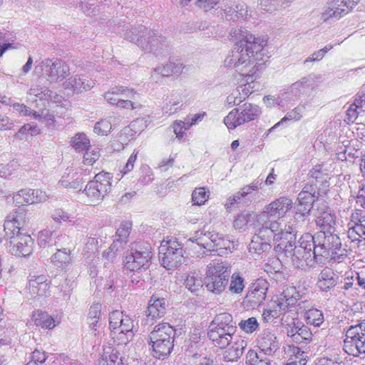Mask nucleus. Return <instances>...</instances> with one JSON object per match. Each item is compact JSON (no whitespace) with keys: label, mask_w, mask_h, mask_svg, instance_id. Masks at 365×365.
<instances>
[{"label":"nucleus","mask_w":365,"mask_h":365,"mask_svg":"<svg viewBox=\"0 0 365 365\" xmlns=\"http://www.w3.org/2000/svg\"><path fill=\"white\" fill-rule=\"evenodd\" d=\"M279 221L267 220L264 222L259 230L257 235H255L249 245L250 251L259 254L268 251L271 247V240L277 236V231H279Z\"/></svg>","instance_id":"ddd939ff"},{"label":"nucleus","mask_w":365,"mask_h":365,"mask_svg":"<svg viewBox=\"0 0 365 365\" xmlns=\"http://www.w3.org/2000/svg\"><path fill=\"white\" fill-rule=\"evenodd\" d=\"M71 251V248H63V250L58 248L51 257V262L55 266L63 269L68 268L72 262Z\"/></svg>","instance_id":"c9c22d12"},{"label":"nucleus","mask_w":365,"mask_h":365,"mask_svg":"<svg viewBox=\"0 0 365 365\" xmlns=\"http://www.w3.org/2000/svg\"><path fill=\"white\" fill-rule=\"evenodd\" d=\"M29 93L38 98L41 100L46 99L51 96V91L46 88L32 87L29 89Z\"/></svg>","instance_id":"774afa93"},{"label":"nucleus","mask_w":365,"mask_h":365,"mask_svg":"<svg viewBox=\"0 0 365 365\" xmlns=\"http://www.w3.org/2000/svg\"><path fill=\"white\" fill-rule=\"evenodd\" d=\"M209 197V191L205 187L195 188L192 193V200L194 205H202Z\"/></svg>","instance_id":"864d4df0"},{"label":"nucleus","mask_w":365,"mask_h":365,"mask_svg":"<svg viewBox=\"0 0 365 365\" xmlns=\"http://www.w3.org/2000/svg\"><path fill=\"white\" fill-rule=\"evenodd\" d=\"M151 250L148 244H133L126 253L125 267L131 272L147 269L150 267L152 258Z\"/></svg>","instance_id":"1a4fd4ad"},{"label":"nucleus","mask_w":365,"mask_h":365,"mask_svg":"<svg viewBox=\"0 0 365 365\" xmlns=\"http://www.w3.org/2000/svg\"><path fill=\"white\" fill-rule=\"evenodd\" d=\"M322 174L318 168V166H316L315 168L310 172L312 180L303 187L302 192H304L306 194H309L312 197L319 198L320 192L317 183L319 182V179L322 178Z\"/></svg>","instance_id":"e433bc0d"},{"label":"nucleus","mask_w":365,"mask_h":365,"mask_svg":"<svg viewBox=\"0 0 365 365\" xmlns=\"http://www.w3.org/2000/svg\"><path fill=\"white\" fill-rule=\"evenodd\" d=\"M339 277L331 269L326 267L319 274L317 285L318 288L327 292L339 283Z\"/></svg>","instance_id":"7c9ffc66"},{"label":"nucleus","mask_w":365,"mask_h":365,"mask_svg":"<svg viewBox=\"0 0 365 365\" xmlns=\"http://www.w3.org/2000/svg\"><path fill=\"white\" fill-rule=\"evenodd\" d=\"M188 242L192 243L193 249L199 247L207 251L231 250L235 247L234 242L227 237H225L222 234L213 232H203L202 231H197L194 237L189 239Z\"/></svg>","instance_id":"423d86ee"},{"label":"nucleus","mask_w":365,"mask_h":365,"mask_svg":"<svg viewBox=\"0 0 365 365\" xmlns=\"http://www.w3.org/2000/svg\"><path fill=\"white\" fill-rule=\"evenodd\" d=\"M268 287L267 280L257 279L249 287L244 302L252 308L258 307L265 300Z\"/></svg>","instance_id":"412c9836"},{"label":"nucleus","mask_w":365,"mask_h":365,"mask_svg":"<svg viewBox=\"0 0 365 365\" xmlns=\"http://www.w3.org/2000/svg\"><path fill=\"white\" fill-rule=\"evenodd\" d=\"M222 11L224 12V16L227 21H237V4L230 3L225 4L222 7Z\"/></svg>","instance_id":"13d9d810"},{"label":"nucleus","mask_w":365,"mask_h":365,"mask_svg":"<svg viewBox=\"0 0 365 365\" xmlns=\"http://www.w3.org/2000/svg\"><path fill=\"white\" fill-rule=\"evenodd\" d=\"M235 333H227V331L220 330H208L207 336L212 341V344L218 348L225 349L232 341Z\"/></svg>","instance_id":"2f4dec72"},{"label":"nucleus","mask_w":365,"mask_h":365,"mask_svg":"<svg viewBox=\"0 0 365 365\" xmlns=\"http://www.w3.org/2000/svg\"><path fill=\"white\" fill-rule=\"evenodd\" d=\"M312 237L319 256L327 255L329 251H341V239L336 235L331 234V231L327 233L325 231L318 232Z\"/></svg>","instance_id":"a211bd4d"},{"label":"nucleus","mask_w":365,"mask_h":365,"mask_svg":"<svg viewBox=\"0 0 365 365\" xmlns=\"http://www.w3.org/2000/svg\"><path fill=\"white\" fill-rule=\"evenodd\" d=\"M303 108L300 107H297L288 112L286 115L281 119L279 122L276 123L274 126H272L269 132H272L275 128H277L281 123H283L286 120H299L302 118Z\"/></svg>","instance_id":"8fccbe9b"},{"label":"nucleus","mask_w":365,"mask_h":365,"mask_svg":"<svg viewBox=\"0 0 365 365\" xmlns=\"http://www.w3.org/2000/svg\"><path fill=\"white\" fill-rule=\"evenodd\" d=\"M123 97H128L133 100H136L139 98V94L133 89L123 86L112 87L104 94V98L108 103L116 106Z\"/></svg>","instance_id":"393cba45"},{"label":"nucleus","mask_w":365,"mask_h":365,"mask_svg":"<svg viewBox=\"0 0 365 365\" xmlns=\"http://www.w3.org/2000/svg\"><path fill=\"white\" fill-rule=\"evenodd\" d=\"M83 182V173L78 172L73 173L71 177L69 173L67 176L63 175L58 184L66 189L76 190L81 188Z\"/></svg>","instance_id":"58836bf2"},{"label":"nucleus","mask_w":365,"mask_h":365,"mask_svg":"<svg viewBox=\"0 0 365 365\" xmlns=\"http://www.w3.org/2000/svg\"><path fill=\"white\" fill-rule=\"evenodd\" d=\"M230 277V268L226 262L213 261L207 266L204 284L210 292L220 294L227 287Z\"/></svg>","instance_id":"7ed1b4c3"},{"label":"nucleus","mask_w":365,"mask_h":365,"mask_svg":"<svg viewBox=\"0 0 365 365\" xmlns=\"http://www.w3.org/2000/svg\"><path fill=\"white\" fill-rule=\"evenodd\" d=\"M338 284H341V286L339 287L341 290L349 291L357 289L356 287L355 277L353 272L351 273V275H347L344 278V281L340 282Z\"/></svg>","instance_id":"0e129e2a"},{"label":"nucleus","mask_w":365,"mask_h":365,"mask_svg":"<svg viewBox=\"0 0 365 365\" xmlns=\"http://www.w3.org/2000/svg\"><path fill=\"white\" fill-rule=\"evenodd\" d=\"M114 118L110 116L97 122L94 126V132L99 135H107L112 128V121Z\"/></svg>","instance_id":"603ef678"},{"label":"nucleus","mask_w":365,"mask_h":365,"mask_svg":"<svg viewBox=\"0 0 365 365\" xmlns=\"http://www.w3.org/2000/svg\"><path fill=\"white\" fill-rule=\"evenodd\" d=\"M247 345L245 340L235 336L232 342L225 347L227 349L223 354V359L226 361H237L242 355Z\"/></svg>","instance_id":"c756f323"},{"label":"nucleus","mask_w":365,"mask_h":365,"mask_svg":"<svg viewBox=\"0 0 365 365\" xmlns=\"http://www.w3.org/2000/svg\"><path fill=\"white\" fill-rule=\"evenodd\" d=\"M297 334H294V342L300 344L312 339V334L308 327L301 325L300 328L295 331Z\"/></svg>","instance_id":"5fc2aeb1"},{"label":"nucleus","mask_w":365,"mask_h":365,"mask_svg":"<svg viewBox=\"0 0 365 365\" xmlns=\"http://www.w3.org/2000/svg\"><path fill=\"white\" fill-rule=\"evenodd\" d=\"M131 230V224L128 222L121 223L116 231V236L121 242H123L130 235Z\"/></svg>","instance_id":"69168bd1"},{"label":"nucleus","mask_w":365,"mask_h":365,"mask_svg":"<svg viewBox=\"0 0 365 365\" xmlns=\"http://www.w3.org/2000/svg\"><path fill=\"white\" fill-rule=\"evenodd\" d=\"M75 287V282L71 279L66 278L64 282L58 286L59 296L63 300L68 301L70 299L72 290Z\"/></svg>","instance_id":"3c124183"},{"label":"nucleus","mask_w":365,"mask_h":365,"mask_svg":"<svg viewBox=\"0 0 365 365\" xmlns=\"http://www.w3.org/2000/svg\"><path fill=\"white\" fill-rule=\"evenodd\" d=\"M261 184L258 180H255L250 185H245L240 191L227 198L225 203V208L230 210L234 207H240L250 205L256 200V195L258 194Z\"/></svg>","instance_id":"f3484780"},{"label":"nucleus","mask_w":365,"mask_h":365,"mask_svg":"<svg viewBox=\"0 0 365 365\" xmlns=\"http://www.w3.org/2000/svg\"><path fill=\"white\" fill-rule=\"evenodd\" d=\"M28 222L27 212L24 209L19 208L13 210L8 215L4 222L5 235L17 234L16 231L24 232Z\"/></svg>","instance_id":"aec40b11"},{"label":"nucleus","mask_w":365,"mask_h":365,"mask_svg":"<svg viewBox=\"0 0 365 365\" xmlns=\"http://www.w3.org/2000/svg\"><path fill=\"white\" fill-rule=\"evenodd\" d=\"M56 232V231H51L48 230L39 232L38 235V245L41 247L55 246Z\"/></svg>","instance_id":"a18cd8bd"},{"label":"nucleus","mask_w":365,"mask_h":365,"mask_svg":"<svg viewBox=\"0 0 365 365\" xmlns=\"http://www.w3.org/2000/svg\"><path fill=\"white\" fill-rule=\"evenodd\" d=\"M293 207L292 200L287 196H282L270 202L264 212L267 216L283 217Z\"/></svg>","instance_id":"b1692460"},{"label":"nucleus","mask_w":365,"mask_h":365,"mask_svg":"<svg viewBox=\"0 0 365 365\" xmlns=\"http://www.w3.org/2000/svg\"><path fill=\"white\" fill-rule=\"evenodd\" d=\"M312 207V205H309L305 203H298L297 204L295 209V215L294 220L298 222H304L308 220V217L310 215V211Z\"/></svg>","instance_id":"09e8293b"},{"label":"nucleus","mask_w":365,"mask_h":365,"mask_svg":"<svg viewBox=\"0 0 365 365\" xmlns=\"http://www.w3.org/2000/svg\"><path fill=\"white\" fill-rule=\"evenodd\" d=\"M124 36L127 40L135 43L143 50L156 51L165 42V38L160 34L156 31H148L143 25L127 29Z\"/></svg>","instance_id":"20e7f679"},{"label":"nucleus","mask_w":365,"mask_h":365,"mask_svg":"<svg viewBox=\"0 0 365 365\" xmlns=\"http://www.w3.org/2000/svg\"><path fill=\"white\" fill-rule=\"evenodd\" d=\"M253 222L252 214L243 212L239 215L234 220L233 225L236 229H245L248 225H251Z\"/></svg>","instance_id":"6e6d98bb"},{"label":"nucleus","mask_w":365,"mask_h":365,"mask_svg":"<svg viewBox=\"0 0 365 365\" xmlns=\"http://www.w3.org/2000/svg\"><path fill=\"white\" fill-rule=\"evenodd\" d=\"M314 238L309 233L303 235L299 239V245L295 247V251L291 259L292 263L297 268L306 269L312 267L318 255Z\"/></svg>","instance_id":"39448f33"},{"label":"nucleus","mask_w":365,"mask_h":365,"mask_svg":"<svg viewBox=\"0 0 365 365\" xmlns=\"http://www.w3.org/2000/svg\"><path fill=\"white\" fill-rule=\"evenodd\" d=\"M284 351L288 357L287 365H306L308 359L307 354L299 347L287 346Z\"/></svg>","instance_id":"473e14b6"},{"label":"nucleus","mask_w":365,"mask_h":365,"mask_svg":"<svg viewBox=\"0 0 365 365\" xmlns=\"http://www.w3.org/2000/svg\"><path fill=\"white\" fill-rule=\"evenodd\" d=\"M35 73L38 76L45 75L46 80L52 83L61 81L70 73L69 66L59 59L53 61L47 58L35 66Z\"/></svg>","instance_id":"2eb2a0df"},{"label":"nucleus","mask_w":365,"mask_h":365,"mask_svg":"<svg viewBox=\"0 0 365 365\" xmlns=\"http://www.w3.org/2000/svg\"><path fill=\"white\" fill-rule=\"evenodd\" d=\"M83 163L85 165H93L100 157L99 149L97 148H88L85 150Z\"/></svg>","instance_id":"bf43d9fd"},{"label":"nucleus","mask_w":365,"mask_h":365,"mask_svg":"<svg viewBox=\"0 0 365 365\" xmlns=\"http://www.w3.org/2000/svg\"><path fill=\"white\" fill-rule=\"evenodd\" d=\"M32 319L36 326L43 329H51L60 324V319L52 317L46 312L37 311L34 313Z\"/></svg>","instance_id":"72a5a7b5"},{"label":"nucleus","mask_w":365,"mask_h":365,"mask_svg":"<svg viewBox=\"0 0 365 365\" xmlns=\"http://www.w3.org/2000/svg\"><path fill=\"white\" fill-rule=\"evenodd\" d=\"M175 330L168 323L156 325L149 334V344L152 346L155 358H165L173 348Z\"/></svg>","instance_id":"f03ea898"},{"label":"nucleus","mask_w":365,"mask_h":365,"mask_svg":"<svg viewBox=\"0 0 365 365\" xmlns=\"http://www.w3.org/2000/svg\"><path fill=\"white\" fill-rule=\"evenodd\" d=\"M262 113L261 108L255 104L245 103L238 108L232 109L224 118L225 125L230 130L255 120Z\"/></svg>","instance_id":"f8f14e48"},{"label":"nucleus","mask_w":365,"mask_h":365,"mask_svg":"<svg viewBox=\"0 0 365 365\" xmlns=\"http://www.w3.org/2000/svg\"><path fill=\"white\" fill-rule=\"evenodd\" d=\"M304 318L307 324H311L316 327H320L324 321L322 312L317 309L307 310L304 314Z\"/></svg>","instance_id":"c03bdc74"},{"label":"nucleus","mask_w":365,"mask_h":365,"mask_svg":"<svg viewBox=\"0 0 365 365\" xmlns=\"http://www.w3.org/2000/svg\"><path fill=\"white\" fill-rule=\"evenodd\" d=\"M239 327L247 333H252L258 328L259 324L256 318L250 317L247 320L241 321Z\"/></svg>","instance_id":"680f3d73"},{"label":"nucleus","mask_w":365,"mask_h":365,"mask_svg":"<svg viewBox=\"0 0 365 365\" xmlns=\"http://www.w3.org/2000/svg\"><path fill=\"white\" fill-rule=\"evenodd\" d=\"M242 91L243 92V96H241V91L240 89H236L227 96V102L229 106H232L239 105L252 93V91L248 88H242Z\"/></svg>","instance_id":"49530a36"},{"label":"nucleus","mask_w":365,"mask_h":365,"mask_svg":"<svg viewBox=\"0 0 365 365\" xmlns=\"http://www.w3.org/2000/svg\"><path fill=\"white\" fill-rule=\"evenodd\" d=\"M71 245H73L71 238L66 234H58L56 232V240H55V247L63 250V248H71Z\"/></svg>","instance_id":"052dcab7"},{"label":"nucleus","mask_w":365,"mask_h":365,"mask_svg":"<svg viewBox=\"0 0 365 365\" xmlns=\"http://www.w3.org/2000/svg\"><path fill=\"white\" fill-rule=\"evenodd\" d=\"M230 39L235 42L231 52L224 61L227 68H234L242 76H245L247 84L237 87L243 96L242 88H250V83L257 78L256 72L262 68L265 63L266 52L264 48L266 41L255 37L242 28L232 29L230 33Z\"/></svg>","instance_id":"f257e3e1"},{"label":"nucleus","mask_w":365,"mask_h":365,"mask_svg":"<svg viewBox=\"0 0 365 365\" xmlns=\"http://www.w3.org/2000/svg\"><path fill=\"white\" fill-rule=\"evenodd\" d=\"M279 231L276 232L277 236L274 237V242H279L274 246V251L280 256H284L290 259L295 251V242L297 230L296 227L291 224H282L279 222Z\"/></svg>","instance_id":"9b49d317"},{"label":"nucleus","mask_w":365,"mask_h":365,"mask_svg":"<svg viewBox=\"0 0 365 365\" xmlns=\"http://www.w3.org/2000/svg\"><path fill=\"white\" fill-rule=\"evenodd\" d=\"M95 85V81L85 75H73L63 83L65 89L73 93H81L91 90Z\"/></svg>","instance_id":"5701e85b"},{"label":"nucleus","mask_w":365,"mask_h":365,"mask_svg":"<svg viewBox=\"0 0 365 365\" xmlns=\"http://www.w3.org/2000/svg\"><path fill=\"white\" fill-rule=\"evenodd\" d=\"M315 222L317 226L327 230L328 232L334 227L336 222V216L330 212L324 211L316 216Z\"/></svg>","instance_id":"79ce46f5"},{"label":"nucleus","mask_w":365,"mask_h":365,"mask_svg":"<svg viewBox=\"0 0 365 365\" xmlns=\"http://www.w3.org/2000/svg\"><path fill=\"white\" fill-rule=\"evenodd\" d=\"M109 325L111 329L113 338L119 344H126L134 336L133 320L123 312L115 310L109 316Z\"/></svg>","instance_id":"6e6552de"},{"label":"nucleus","mask_w":365,"mask_h":365,"mask_svg":"<svg viewBox=\"0 0 365 365\" xmlns=\"http://www.w3.org/2000/svg\"><path fill=\"white\" fill-rule=\"evenodd\" d=\"M230 279L229 291L235 294H242L245 287V279L242 275L239 272H234Z\"/></svg>","instance_id":"37998d69"},{"label":"nucleus","mask_w":365,"mask_h":365,"mask_svg":"<svg viewBox=\"0 0 365 365\" xmlns=\"http://www.w3.org/2000/svg\"><path fill=\"white\" fill-rule=\"evenodd\" d=\"M112 175L109 173L101 172L96 174L94 179L88 182L83 193L86 197V202L89 205L98 204L110 191Z\"/></svg>","instance_id":"0eeeda50"},{"label":"nucleus","mask_w":365,"mask_h":365,"mask_svg":"<svg viewBox=\"0 0 365 365\" xmlns=\"http://www.w3.org/2000/svg\"><path fill=\"white\" fill-rule=\"evenodd\" d=\"M182 245L176 239L163 240L159 247L161 264L167 269L178 267L184 259Z\"/></svg>","instance_id":"9d476101"},{"label":"nucleus","mask_w":365,"mask_h":365,"mask_svg":"<svg viewBox=\"0 0 365 365\" xmlns=\"http://www.w3.org/2000/svg\"><path fill=\"white\" fill-rule=\"evenodd\" d=\"M98 241L96 238L89 237L85 245L83 254L86 257H90L97 250Z\"/></svg>","instance_id":"338daca9"},{"label":"nucleus","mask_w":365,"mask_h":365,"mask_svg":"<svg viewBox=\"0 0 365 365\" xmlns=\"http://www.w3.org/2000/svg\"><path fill=\"white\" fill-rule=\"evenodd\" d=\"M50 287V282L46 276L38 275L30 276L29 279L28 290L32 298L46 296Z\"/></svg>","instance_id":"a878e982"},{"label":"nucleus","mask_w":365,"mask_h":365,"mask_svg":"<svg viewBox=\"0 0 365 365\" xmlns=\"http://www.w3.org/2000/svg\"><path fill=\"white\" fill-rule=\"evenodd\" d=\"M71 145L78 152H83L91 147L90 140L84 133L76 134L71 140Z\"/></svg>","instance_id":"de8ad7c7"},{"label":"nucleus","mask_w":365,"mask_h":365,"mask_svg":"<svg viewBox=\"0 0 365 365\" xmlns=\"http://www.w3.org/2000/svg\"><path fill=\"white\" fill-rule=\"evenodd\" d=\"M210 330H223L227 333H235L237 331L236 323L233 321L232 316L227 312L220 313L215 316L209 326Z\"/></svg>","instance_id":"c85d7f7f"},{"label":"nucleus","mask_w":365,"mask_h":365,"mask_svg":"<svg viewBox=\"0 0 365 365\" xmlns=\"http://www.w3.org/2000/svg\"><path fill=\"white\" fill-rule=\"evenodd\" d=\"M96 365H123L122 358L117 350L108 347L103 350Z\"/></svg>","instance_id":"4c0bfd02"},{"label":"nucleus","mask_w":365,"mask_h":365,"mask_svg":"<svg viewBox=\"0 0 365 365\" xmlns=\"http://www.w3.org/2000/svg\"><path fill=\"white\" fill-rule=\"evenodd\" d=\"M48 196L40 189H22L13 197L16 205L34 204L45 202Z\"/></svg>","instance_id":"4be33fe9"},{"label":"nucleus","mask_w":365,"mask_h":365,"mask_svg":"<svg viewBox=\"0 0 365 365\" xmlns=\"http://www.w3.org/2000/svg\"><path fill=\"white\" fill-rule=\"evenodd\" d=\"M310 86V80L308 77H303L298 81L292 83L288 89L287 94L289 96L299 98L306 89Z\"/></svg>","instance_id":"a19ab883"},{"label":"nucleus","mask_w":365,"mask_h":365,"mask_svg":"<svg viewBox=\"0 0 365 365\" xmlns=\"http://www.w3.org/2000/svg\"><path fill=\"white\" fill-rule=\"evenodd\" d=\"M258 347L266 355L274 354L279 348V343L274 334L264 331L258 339Z\"/></svg>","instance_id":"cd10ccee"},{"label":"nucleus","mask_w":365,"mask_h":365,"mask_svg":"<svg viewBox=\"0 0 365 365\" xmlns=\"http://www.w3.org/2000/svg\"><path fill=\"white\" fill-rule=\"evenodd\" d=\"M344 350L349 355H365V322L350 326L346 331Z\"/></svg>","instance_id":"4468645a"},{"label":"nucleus","mask_w":365,"mask_h":365,"mask_svg":"<svg viewBox=\"0 0 365 365\" xmlns=\"http://www.w3.org/2000/svg\"><path fill=\"white\" fill-rule=\"evenodd\" d=\"M168 307V302L163 297L153 295L146 311L148 319L153 321L164 317Z\"/></svg>","instance_id":"bb28decb"},{"label":"nucleus","mask_w":365,"mask_h":365,"mask_svg":"<svg viewBox=\"0 0 365 365\" xmlns=\"http://www.w3.org/2000/svg\"><path fill=\"white\" fill-rule=\"evenodd\" d=\"M360 0H331L322 14L323 21L330 19H339L348 14L358 4Z\"/></svg>","instance_id":"6ab92c4d"},{"label":"nucleus","mask_w":365,"mask_h":365,"mask_svg":"<svg viewBox=\"0 0 365 365\" xmlns=\"http://www.w3.org/2000/svg\"><path fill=\"white\" fill-rule=\"evenodd\" d=\"M51 217L56 222H72L75 218L73 215L68 213L62 209H55L51 214Z\"/></svg>","instance_id":"4d7b16f0"},{"label":"nucleus","mask_w":365,"mask_h":365,"mask_svg":"<svg viewBox=\"0 0 365 365\" xmlns=\"http://www.w3.org/2000/svg\"><path fill=\"white\" fill-rule=\"evenodd\" d=\"M182 93L173 91L165 100V104L163 106L164 113L171 115L175 113L182 106Z\"/></svg>","instance_id":"f704fd0d"},{"label":"nucleus","mask_w":365,"mask_h":365,"mask_svg":"<svg viewBox=\"0 0 365 365\" xmlns=\"http://www.w3.org/2000/svg\"><path fill=\"white\" fill-rule=\"evenodd\" d=\"M136 100H133L128 97H123L121 101L118 103V107L121 108H126L130 110L139 109L142 107V104Z\"/></svg>","instance_id":"e2e57ef3"},{"label":"nucleus","mask_w":365,"mask_h":365,"mask_svg":"<svg viewBox=\"0 0 365 365\" xmlns=\"http://www.w3.org/2000/svg\"><path fill=\"white\" fill-rule=\"evenodd\" d=\"M185 287L196 295H199L203 290L202 277L199 273L190 272L187 274L185 280Z\"/></svg>","instance_id":"ea45409f"},{"label":"nucleus","mask_w":365,"mask_h":365,"mask_svg":"<svg viewBox=\"0 0 365 365\" xmlns=\"http://www.w3.org/2000/svg\"><path fill=\"white\" fill-rule=\"evenodd\" d=\"M16 232L17 234L5 235L9 240V252L19 257L29 256L33 252L34 240L26 232Z\"/></svg>","instance_id":"dca6fc26"}]
</instances>
